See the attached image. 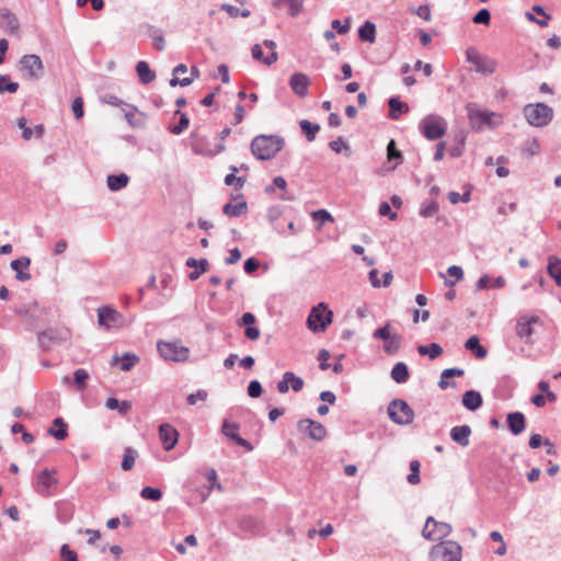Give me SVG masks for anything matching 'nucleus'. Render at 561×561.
<instances>
[{"instance_id": "nucleus-1", "label": "nucleus", "mask_w": 561, "mask_h": 561, "mask_svg": "<svg viewBox=\"0 0 561 561\" xmlns=\"http://www.w3.org/2000/svg\"><path fill=\"white\" fill-rule=\"evenodd\" d=\"M284 146L283 138L278 136H256L251 142V150L259 160H270L282 150Z\"/></svg>"}, {"instance_id": "nucleus-2", "label": "nucleus", "mask_w": 561, "mask_h": 561, "mask_svg": "<svg viewBox=\"0 0 561 561\" xmlns=\"http://www.w3.org/2000/svg\"><path fill=\"white\" fill-rule=\"evenodd\" d=\"M527 123L534 127L548 126L553 119V108L546 103L527 104L523 110Z\"/></svg>"}, {"instance_id": "nucleus-3", "label": "nucleus", "mask_w": 561, "mask_h": 561, "mask_svg": "<svg viewBox=\"0 0 561 561\" xmlns=\"http://www.w3.org/2000/svg\"><path fill=\"white\" fill-rule=\"evenodd\" d=\"M462 548L454 540H445L435 545L430 551L431 561H461Z\"/></svg>"}, {"instance_id": "nucleus-4", "label": "nucleus", "mask_w": 561, "mask_h": 561, "mask_svg": "<svg viewBox=\"0 0 561 561\" xmlns=\"http://www.w3.org/2000/svg\"><path fill=\"white\" fill-rule=\"evenodd\" d=\"M446 121L436 114L426 115L419 123V130L428 140H437L446 134Z\"/></svg>"}, {"instance_id": "nucleus-5", "label": "nucleus", "mask_w": 561, "mask_h": 561, "mask_svg": "<svg viewBox=\"0 0 561 561\" xmlns=\"http://www.w3.org/2000/svg\"><path fill=\"white\" fill-rule=\"evenodd\" d=\"M157 348L161 357L165 360L185 362L188 359L190 350L184 346L180 340L175 341H159Z\"/></svg>"}, {"instance_id": "nucleus-6", "label": "nucleus", "mask_w": 561, "mask_h": 561, "mask_svg": "<svg viewBox=\"0 0 561 561\" xmlns=\"http://www.w3.org/2000/svg\"><path fill=\"white\" fill-rule=\"evenodd\" d=\"M333 313L321 302L313 307L307 319V324L310 331L318 333L323 332L327 327L332 322Z\"/></svg>"}, {"instance_id": "nucleus-7", "label": "nucleus", "mask_w": 561, "mask_h": 561, "mask_svg": "<svg viewBox=\"0 0 561 561\" xmlns=\"http://www.w3.org/2000/svg\"><path fill=\"white\" fill-rule=\"evenodd\" d=\"M390 420L398 425H409L413 422L414 412L402 399H394L388 405Z\"/></svg>"}, {"instance_id": "nucleus-8", "label": "nucleus", "mask_w": 561, "mask_h": 561, "mask_svg": "<svg viewBox=\"0 0 561 561\" xmlns=\"http://www.w3.org/2000/svg\"><path fill=\"white\" fill-rule=\"evenodd\" d=\"M451 526L448 523L437 522L433 516L426 518L422 536L428 540H440L451 534Z\"/></svg>"}, {"instance_id": "nucleus-9", "label": "nucleus", "mask_w": 561, "mask_h": 561, "mask_svg": "<svg viewBox=\"0 0 561 561\" xmlns=\"http://www.w3.org/2000/svg\"><path fill=\"white\" fill-rule=\"evenodd\" d=\"M19 64L20 70L24 71L31 80H38L44 73V65L38 55H24Z\"/></svg>"}, {"instance_id": "nucleus-10", "label": "nucleus", "mask_w": 561, "mask_h": 561, "mask_svg": "<svg viewBox=\"0 0 561 561\" xmlns=\"http://www.w3.org/2000/svg\"><path fill=\"white\" fill-rule=\"evenodd\" d=\"M467 60L474 66L478 72L483 75H492L495 72L497 67L496 60L481 56L473 49L467 50Z\"/></svg>"}, {"instance_id": "nucleus-11", "label": "nucleus", "mask_w": 561, "mask_h": 561, "mask_svg": "<svg viewBox=\"0 0 561 561\" xmlns=\"http://www.w3.org/2000/svg\"><path fill=\"white\" fill-rule=\"evenodd\" d=\"M297 427L300 433L318 442L324 439L327 436V428L321 423L311 419L300 420Z\"/></svg>"}, {"instance_id": "nucleus-12", "label": "nucleus", "mask_w": 561, "mask_h": 561, "mask_svg": "<svg viewBox=\"0 0 561 561\" xmlns=\"http://www.w3.org/2000/svg\"><path fill=\"white\" fill-rule=\"evenodd\" d=\"M98 318L99 323L106 329L119 328L124 323L123 314L111 307L99 308Z\"/></svg>"}, {"instance_id": "nucleus-13", "label": "nucleus", "mask_w": 561, "mask_h": 561, "mask_svg": "<svg viewBox=\"0 0 561 561\" xmlns=\"http://www.w3.org/2000/svg\"><path fill=\"white\" fill-rule=\"evenodd\" d=\"M539 322V318L536 316L527 317L522 316L517 319L515 332L516 335L527 344H531V335L534 334L533 324Z\"/></svg>"}, {"instance_id": "nucleus-14", "label": "nucleus", "mask_w": 561, "mask_h": 561, "mask_svg": "<svg viewBox=\"0 0 561 561\" xmlns=\"http://www.w3.org/2000/svg\"><path fill=\"white\" fill-rule=\"evenodd\" d=\"M239 427H240L239 424L231 423L228 420H225L222 423L221 432L225 436H227L228 438L233 440L238 446L243 447L247 451H252L253 450L252 444L249 440L242 438L238 434Z\"/></svg>"}, {"instance_id": "nucleus-15", "label": "nucleus", "mask_w": 561, "mask_h": 561, "mask_svg": "<svg viewBox=\"0 0 561 561\" xmlns=\"http://www.w3.org/2000/svg\"><path fill=\"white\" fill-rule=\"evenodd\" d=\"M1 23L0 27L8 34L12 36L20 35V23L16 15L11 12L9 9H2L0 11Z\"/></svg>"}, {"instance_id": "nucleus-16", "label": "nucleus", "mask_w": 561, "mask_h": 561, "mask_svg": "<svg viewBox=\"0 0 561 561\" xmlns=\"http://www.w3.org/2000/svg\"><path fill=\"white\" fill-rule=\"evenodd\" d=\"M310 80L307 75L296 72L289 79V87L299 98H306L309 94Z\"/></svg>"}, {"instance_id": "nucleus-17", "label": "nucleus", "mask_w": 561, "mask_h": 561, "mask_svg": "<svg viewBox=\"0 0 561 561\" xmlns=\"http://www.w3.org/2000/svg\"><path fill=\"white\" fill-rule=\"evenodd\" d=\"M57 484V479L53 476V472L48 469H44L36 480V492L41 495H48L51 486Z\"/></svg>"}, {"instance_id": "nucleus-18", "label": "nucleus", "mask_w": 561, "mask_h": 561, "mask_svg": "<svg viewBox=\"0 0 561 561\" xmlns=\"http://www.w3.org/2000/svg\"><path fill=\"white\" fill-rule=\"evenodd\" d=\"M159 436L163 443V447L165 450H171L178 443V432L170 424H161L159 426Z\"/></svg>"}, {"instance_id": "nucleus-19", "label": "nucleus", "mask_w": 561, "mask_h": 561, "mask_svg": "<svg viewBox=\"0 0 561 561\" xmlns=\"http://www.w3.org/2000/svg\"><path fill=\"white\" fill-rule=\"evenodd\" d=\"M507 427L515 436L522 434L526 428V417L522 412H511L506 416Z\"/></svg>"}, {"instance_id": "nucleus-20", "label": "nucleus", "mask_w": 561, "mask_h": 561, "mask_svg": "<svg viewBox=\"0 0 561 561\" xmlns=\"http://www.w3.org/2000/svg\"><path fill=\"white\" fill-rule=\"evenodd\" d=\"M255 321H256L255 316L251 312L243 313V316L241 317V319L239 321V325L245 327V330H244L245 337L251 341L257 340L261 334L260 329L253 325L255 323Z\"/></svg>"}, {"instance_id": "nucleus-21", "label": "nucleus", "mask_w": 561, "mask_h": 561, "mask_svg": "<svg viewBox=\"0 0 561 561\" xmlns=\"http://www.w3.org/2000/svg\"><path fill=\"white\" fill-rule=\"evenodd\" d=\"M31 265V259L27 256H21L11 262L10 266L15 272V277L20 282H27L31 279V274L24 272Z\"/></svg>"}, {"instance_id": "nucleus-22", "label": "nucleus", "mask_w": 561, "mask_h": 561, "mask_svg": "<svg viewBox=\"0 0 561 561\" xmlns=\"http://www.w3.org/2000/svg\"><path fill=\"white\" fill-rule=\"evenodd\" d=\"M471 427L469 425H458L450 430L451 439L462 447H467L470 443Z\"/></svg>"}, {"instance_id": "nucleus-23", "label": "nucleus", "mask_w": 561, "mask_h": 561, "mask_svg": "<svg viewBox=\"0 0 561 561\" xmlns=\"http://www.w3.org/2000/svg\"><path fill=\"white\" fill-rule=\"evenodd\" d=\"M185 264H186V266H188V267H194V268H195V271H193V272H191V273L188 274V279H190V280H196V279H198V277H199L203 273L207 272V271H208V268H209V262H208V260H206V259H199V260H197V259H195V257H188V259L186 260V263H185Z\"/></svg>"}, {"instance_id": "nucleus-24", "label": "nucleus", "mask_w": 561, "mask_h": 561, "mask_svg": "<svg viewBox=\"0 0 561 561\" xmlns=\"http://www.w3.org/2000/svg\"><path fill=\"white\" fill-rule=\"evenodd\" d=\"M482 403V396L476 390H468L462 396V404L469 411L478 410Z\"/></svg>"}, {"instance_id": "nucleus-25", "label": "nucleus", "mask_w": 561, "mask_h": 561, "mask_svg": "<svg viewBox=\"0 0 561 561\" xmlns=\"http://www.w3.org/2000/svg\"><path fill=\"white\" fill-rule=\"evenodd\" d=\"M139 362V357L135 354L125 353L122 357L115 355L112 359V365L119 364L122 371H129Z\"/></svg>"}, {"instance_id": "nucleus-26", "label": "nucleus", "mask_w": 561, "mask_h": 561, "mask_svg": "<svg viewBox=\"0 0 561 561\" xmlns=\"http://www.w3.org/2000/svg\"><path fill=\"white\" fill-rule=\"evenodd\" d=\"M465 375V370L461 369V368H447V369H444L440 374V380L438 382V387L440 389H447L448 387H455L456 383L455 382H449L447 381V379L449 378H453V377H462Z\"/></svg>"}, {"instance_id": "nucleus-27", "label": "nucleus", "mask_w": 561, "mask_h": 561, "mask_svg": "<svg viewBox=\"0 0 561 561\" xmlns=\"http://www.w3.org/2000/svg\"><path fill=\"white\" fill-rule=\"evenodd\" d=\"M493 113L483 112V111H469V119L472 126L481 128L484 125L491 124V117Z\"/></svg>"}, {"instance_id": "nucleus-28", "label": "nucleus", "mask_w": 561, "mask_h": 561, "mask_svg": "<svg viewBox=\"0 0 561 561\" xmlns=\"http://www.w3.org/2000/svg\"><path fill=\"white\" fill-rule=\"evenodd\" d=\"M547 272L554 279L556 284L561 287V259L550 255L548 257Z\"/></svg>"}, {"instance_id": "nucleus-29", "label": "nucleus", "mask_w": 561, "mask_h": 561, "mask_svg": "<svg viewBox=\"0 0 561 561\" xmlns=\"http://www.w3.org/2000/svg\"><path fill=\"white\" fill-rule=\"evenodd\" d=\"M388 104L390 107L389 116L392 119H398L403 113L409 112V105L397 96L390 98Z\"/></svg>"}, {"instance_id": "nucleus-30", "label": "nucleus", "mask_w": 561, "mask_h": 561, "mask_svg": "<svg viewBox=\"0 0 561 561\" xmlns=\"http://www.w3.org/2000/svg\"><path fill=\"white\" fill-rule=\"evenodd\" d=\"M186 72H187V67L184 64H180L176 67H174L173 71H172L173 78L169 82L170 85L171 87H176V85L187 87V85H190L193 82V78H186V77L182 78V79L179 78V75H183Z\"/></svg>"}, {"instance_id": "nucleus-31", "label": "nucleus", "mask_w": 561, "mask_h": 561, "mask_svg": "<svg viewBox=\"0 0 561 561\" xmlns=\"http://www.w3.org/2000/svg\"><path fill=\"white\" fill-rule=\"evenodd\" d=\"M48 434L58 440H64L68 436V425L61 417L53 421V426L48 430Z\"/></svg>"}, {"instance_id": "nucleus-32", "label": "nucleus", "mask_w": 561, "mask_h": 561, "mask_svg": "<svg viewBox=\"0 0 561 561\" xmlns=\"http://www.w3.org/2000/svg\"><path fill=\"white\" fill-rule=\"evenodd\" d=\"M136 72L142 84L151 83L156 79V73L150 69L147 61H138L136 65Z\"/></svg>"}, {"instance_id": "nucleus-33", "label": "nucleus", "mask_w": 561, "mask_h": 561, "mask_svg": "<svg viewBox=\"0 0 561 561\" xmlns=\"http://www.w3.org/2000/svg\"><path fill=\"white\" fill-rule=\"evenodd\" d=\"M465 347L469 351H471L474 356L479 359H483L488 355V351L484 346L481 345L480 340L477 335L470 336L466 343Z\"/></svg>"}, {"instance_id": "nucleus-34", "label": "nucleus", "mask_w": 561, "mask_h": 561, "mask_svg": "<svg viewBox=\"0 0 561 561\" xmlns=\"http://www.w3.org/2000/svg\"><path fill=\"white\" fill-rule=\"evenodd\" d=\"M390 376L397 383H405L410 378V373L407 364L403 362L397 363L392 367Z\"/></svg>"}, {"instance_id": "nucleus-35", "label": "nucleus", "mask_w": 561, "mask_h": 561, "mask_svg": "<svg viewBox=\"0 0 561 561\" xmlns=\"http://www.w3.org/2000/svg\"><path fill=\"white\" fill-rule=\"evenodd\" d=\"M128 182H129V178L125 173L111 174L107 176V180H106L107 187L113 192H117V191L124 188L125 186H127Z\"/></svg>"}, {"instance_id": "nucleus-36", "label": "nucleus", "mask_w": 561, "mask_h": 561, "mask_svg": "<svg viewBox=\"0 0 561 561\" xmlns=\"http://www.w3.org/2000/svg\"><path fill=\"white\" fill-rule=\"evenodd\" d=\"M358 36L364 42L374 43L376 38V25L366 21L358 30Z\"/></svg>"}, {"instance_id": "nucleus-37", "label": "nucleus", "mask_w": 561, "mask_h": 561, "mask_svg": "<svg viewBox=\"0 0 561 561\" xmlns=\"http://www.w3.org/2000/svg\"><path fill=\"white\" fill-rule=\"evenodd\" d=\"M443 347L437 343L417 346V353L422 356L427 355L431 359H435L443 354Z\"/></svg>"}, {"instance_id": "nucleus-38", "label": "nucleus", "mask_w": 561, "mask_h": 561, "mask_svg": "<svg viewBox=\"0 0 561 561\" xmlns=\"http://www.w3.org/2000/svg\"><path fill=\"white\" fill-rule=\"evenodd\" d=\"M247 210H248V205L244 201H242L238 204L227 203L222 208L224 214L229 217H239L242 214H244Z\"/></svg>"}, {"instance_id": "nucleus-39", "label": "nucleus", "mask_w": 561, "mask_h": 561, "mask_svg": "<svg viewBox=\"0 0 561 561\" xmlns=\"http://www.w3.org/2000/svg\"><path fill=\"white\" fill-rule=\"evenodd\" d=\"M39 346L44 350H49L51 344L59 341L57 334L51 331H42L37 334Z\"/></svg>"}, {"instance_id": "nucleus-40", "label": "nucleus", "mask_w": 561, "mask_h": 561, "mask_svg": "<svg viewBox=\"0 0 561 561\" xmlns=\"http://www.w3.org/2000/svg\"><path fill=\"white\" fill-rule=\"evenodd\" d=\"M302 133L305 134L308 141H313L318 131L320 130V125L316 123H311L308 119H302L299 123Z\"/></svg>"}, {"instance_id": "nucleus-41", "label": "nucleus", "mask_w": 561, "mask_h": 561, "mask_svg": "<svg viewBox=\"0 0 561 561\" xmlns=\"http://www.w3.org/2000/svg\"><path fill=\"white\" fill-rule=\"evenodd\" d=\"M105 407L108 410H117L121 415H125L131 409V403L129 401H119L116 398H108Z\"/></svg>"}, {"instance_id": "nucleus-42", "label": "nucleus", "mask_w": 561, "mask_h": 561, "mask_svg": "<svg viewBox=\"0 0 561 561\" xmlns=\"http://www.w3.org/2000/svg\"><path fill=\"white\" fill-rule=\"evenodd\" d=\"M90 376L85 369L79 368L73 371V382L77 391H83Z\"/></svg>"}, {"instance_id": "nucleus-43", "label": "nucleus", "mask_w": 561, "mask_h": 561, "mask_svg": "<svg viewBox=\"0 0 561 561\" xmlns=\"http://www.w3.org/2000/svg\"><path fill=\"white\" fill-rule=\"evenodd\" d=\"M176 115H180V121L176 125L170 126L169 130L173 135L182 134L190 125V119L187 115L180 110L175 111Z\"/></svg>"}, {"instance_id": "nucleus-44", "label": "nucleus", "mask_w": 561, "mask_h": 561, "mask_svg": "<svg viewBox=\"0 0 561 561\" xmlns=\"http://www.w3.org/2000/svg\"><path fill=\"white\" fill-rule=\"evenodd\" d=\"M386 344L383 345V350L388 354H394L399 351L401 347L402 336L400 334L393 333L388 339V341H385Z\"/></svg>"}, {"instance_id": "nucleus-45", "label": "nucleus", "mask_w": 561, "mask_h": 561, "mask_svg": "<svg viewBox=\"0 0 561 561\" xmlns=\"http://www.w3.org/2000/svg\"><path fill=\"white\" fill-rule=\"evenodd\" d=\"M136 456H137V451L135 449H133L131 447H127L125 449V454H124V457H123V460L121 463V467L124 471H129L134 468Z\"/></svg>"}, {"instance_id": "nucleus-46", "label": "nucleus", "mask_w": 561, "mask_h": 561, "mask_svg": "<svg viewBox=\"0 0 561 561\" xmlns=\"http://www.w3.org/2000/svg\"><path fill=\"white\" fill-rule=\"evenodd\" d=\"M231 169V173L227 174L226 178H225V184L230 186V185H236V188H241L243 187L244 183H245V178L243 176H236V173L238 172V168L232 165L230 167Z\"/></svg>"}, {"instance_id": "nucleus-47", "label": "nucleus", "mask_w": 561, "mask_h": 561, "mask_svg": "<svg viewBox=\"0 0 561 561\" xmlns=\"http://www.w3.org/2000/svg\"><path fill=\"white\" fill-rule=\"evenodd\" d=\"M19 90V83L10 81L7 75H0V93H15Z\"/></svg>"}, {"instance_id": "nucleus-48", "label": "nucleus", "mask_w": 561, "mask_h": 561, "mask_svg": "<svg viewBox=\"0 0 561 561\" xmlns=\"http://www.w3.org/2000/svg\"><path fill=\"white\" fill-rule=\"evenodd\" d=\"M263 45L271 50V54L264 58V65L271 66L277 61L276 43L272 39L263 41Z\"/></svg>"}, {"instance_id": "nucleus-49", "label": "nucleus", "mask_w": 561, "mask_h": 561, "mask_svg": "<svg viewBox=\"0 0 561 561\" xmlns=\"http://www.w3.org/2000/svg\"><path fill=\"white\" fill-rule=\"evenodd\" d=\"M140 496L145 500L157 502L162 499V491L158 488L145 486L140 492Z\"/></svg>"}, {"instance_id": "nucleus-50", "label": "nucleus", "mask_w": 561, "mask_h": 561, "mask_svg": "<svg viewBox=\"0 0 561 561\" xmlns=\"http://www.w3.org/2000/svg\"><path fill=\"white\" fill-rule=\"evenodd\" d=\"M221 10L226 11L231 18H237V16L248 18L251 14L250 10H248V9L241 10L240 8L229 4V3L221 4Z\"/></svg>"}, {"instance_id": "nucleus-51", "label": "nucleus", "mask_w": 561, "mask_h": 561, "mask_svg": "<svg viewBox=\"0 0 561 561\" xmlns=\"http://www.w3.org/2000/svg\"><path fill=\"white\" fill-rule=\"evenodd\" d=\"M438 204L435 201L423 203L420 208V215L424 218H430L438 213Z\"/></svg>"}, {"instance_id": "nucleus-52", "label": "nucleus", "mask_w": 561, "mask_h": 561, "mask_svg": "<svg viewBox=\"0 0 561 561\" xmlns=\"http://www.w3.org/2000/svg\"><path fill=\"white\" fill-rule=\"evenodd\" d=\"M285 377L289 379V387L298 392L304 388V380L291 371H286Z\"/></svg>"}, {"instance_id": "nucleus-53", "label": "nucleus", "mask_w": 561, "mask_h": 561, "mask_svg": "<svg viewBox=\"0 0 561 561\" xmlns=\"http://www.w3.org/2000/svg\"><path fill=\"white\" fill-rule=\"evenodd\" d=\"M390 322H387L383 327L377 329L374 331L373 333V337L375 340H382V341H388V339L391 336V332H390Z\"/></svg>"}, {"instance_id": "nucleus-54", "label": "nucleus", "mask_w": 561, "mask_h": 561, "mask_svg": "<svg viewBox=\"0 0 561 561\" xmlns=\"http://www.w3.org/2000/svg\"><path fill=\"white\" fill-rule=\"evenodd\" d=\"M490 20H491V13L488 9L479 10L472 19L473 23L484 24V25L490 24Z\"/></svg>"}, {"instance_id": "nucleus-55", "label": "nucleus", "mask_w": 561, "mask_h": 561, "mask_svg": "<svg viewBox=\"0 0 561 561\" xmlns=\"http://www.w3.org/2000/svg\"><path fill=\"white\" fill-rule=\"evenodd\" d=\"M387 156L388 160H402V153L396 147V141L391 139L387 145ZM401 161H399L400 163Z\"/></svg>"}, {"instance_id": "nucleus-56", "label": "nucleus", "mask_w": 561, "mask_h": 561, "mask_svg": "<svg viewBox=\"0 0 561 561\" xmlns=\"http://www.w3.org/2000/svg\"><path fill=\"white\" fill-rule=\"evenodd\" d=\"M60 558L62 561H78V554L75 550L65 543L60 548Z\"/></svg>"}, {"instance_id": "nucleus-57", "label": "nucleus", "mask_w": 561, "mask_h": 561, "mask_svg": "<svg viewBox=\"0 0 561 561\" xmlns=\"http://www.w3.org/2000/svg\"><path fill=\"white\" fill-rule=\"evenodd\" d=\"M207 398H208L207 391L204 389H199L197 392L188 394L186 400L190 405H195L198 400L206 401Z\"/></svg>"}, {"instance_id": "nucleus-58", "label": "nucleus", "mask_w": 561, "mask_h": 561, "mask_svg": "<svg viewBox=\"0 0 561 561\" xmlns=\"http://www.w3.org/2000/svg\"><path fill=\"white\" fill-rule=\"evenodd\" d=\"M263 392V388L260 381L252 380L248 386V394L251 398H259Z\"/></svg>"}, {"instance_id": "nucleus-59", "label": "nucleus", "mask_w": 561, "mask_h": 561, "mask_svg": "<svg viewBox=\"0 0 561 561\" xmlns=\"http://www.w3.org/2000/svg\"><path fill=\"white\" fill-rule=\"evenodd\" d=\"M283 215L280 206H272L267 209L266 217L271 224H275Z\"/></svg>"}, {"instance_id": "nucleus-60", "label": "nucleus", "mask_w": 561, "mask_h": 561, "mask_svg": "<svg viewBox=\"0 0 561 561\" xmlns=\"http://www.w3.org/2000/svg\"><path fill=\"white\" fill-rule=\"evenodd\" d=\"M329 147L336 153H340L343 149H348L347 142L343 139V137H337L335 140L329 142Z\"/></svg>"}, {"instance_id": "nucleus-61", "label": "nucleus", "mask_w": 561, "mask_h": 561, "mask_svg": "<svg viewBox=\"0 0 561 561\" xmlns=\"http://www.w3.org/2000/svg\"><path fill=\"white\" fill-rule=\"evenodd\" d=\"M286 4L289 7V14L296 16L302 11L304 0H287Z\"/></svg>"}, {"instance_id": "nucleus-62", "label": "nucleus", "mask_w": 561, "mask_h": 561, "mask_svg": "<svg viewBox=\"0 0 561 561\" xmlns=\"http://www.w3.org/2000/svg\"><path fill=\"white\" fill-rule=\"evenodd\" d=\"M240 526L242 529L250 530V531H257L260 529V526L255 519L252 517H244Z\"/></svg>"}, {"instance_id": "nucleus-63", "label": "nucleus", "mask_w": 561, "mask_h": 561, "mask_svg": "<svg viewBox=\"0 0 561 561\" xmlns=\"http://www.w3.org/2000/svg\"><path fill=\"white\" fill-rule=\"evenodd\" d=\"M312 218L319 220L321 224L325 221H333L332 215L325 209H319L312 213Z\"/></svg>"}, {"instance_id": "nucleus-64", "label": "nucleus", "mask_w": 561, "mask_h": 561, "mask_svg": "<svg viewBox=\"0 0 561 561\" xmlns=\"http://www.w3.org/2000/svg\"><path fill=\"white\" fill-rule=\"evenodd\" d=\"M330 352L327 350H321L318 354V360L320 362L319 367L321 370H327L330 368V364L328 363L330 358Z\"/></svg>"}]
</instances>
